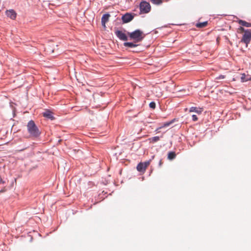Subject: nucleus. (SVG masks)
I'll list each match as a JSON object with an SVG mask.
<instances>
[{"label": "nucleus", "instance_id": "21", "mask_svg": "<svg viewBox=\"0 0 251 251\" xmlns=\"http://www.w3.org/2000/svg\"><path fill=\"white\" fill-rule=\"evenodd\" d=\"M150 107L152 109H154L156 106V104L154 102H151L150 104Z\"/></svg>", "mask_w": 251, "mask_h": 251}, {"label": "nucleus", "instance_id": "10", "mask_svg": "<svg viewBox=\"0 0 251 251\" xmlns=\"http://www.w3.org/2000/svg\"><path fill=\"white\" fill-rule=\"evenodd\" d=\"M43 115L44 117L50 120H53L54 118L53 116V113L49 110L45 111L44 113H43Z\"/></svg>", "mask_w": 251, "mask_h": 251}, {"label": "nucleus", "instance_id": "9", "mask_svg": "<svg viewBox=\"0 0 251 251\" xmlns=\"http://www.w3.org/2000/svg\"><path fill=\"white\" fill-rule=\"evenodd\" d=\"M6 15L7 17H9L12 20L15 19L16 18L17 14L14 10H7L6 11Z\"/></svg>", "mask_w": 251, "mask_h": 251}, {"label": "nucleus", "instance_id": "18", "mask_svg": "<svg viewBox=\"0 0 251 251\" xmlns=\"http://www.w3.org/2000/svg\"><path fill=\"white\" fill-rule=\"evenodd\" d=\"M174 122V120H172L169 122H166L164 124L163 126H160L156 129V131L159 132V129H161V128L163 127H166L169 126L171 124H172Z\"/></svg>", "mask_w": 251, "mask_h": 251}, {"label": "nucleus", "instance_id": "19", "mask_svg": "<svg viewBox=\"0 0 251 251\" xmlns=\"http://www.w3.org/2000/svg\"><path fill=\"white\" fill-rule=\"evenodd\" d=\"M247 30V29H245L243 27L240 26L238 29V32L240 33H243H243L246 32V31Z\"/></svg>", "mask_w": 251, "mask_h": 251}, {"label": "nucleus", "instance_id": "22", "mask_svg": "<svg viewBox=\"0 0 251 251\" xmlns=\"http://www.w3.org/2000/svg\"><path fill=\"white\" fill-rule=\"evenodd\" d=\"M192 117L193 121L194 122L197 121L198 120V118L197 115H193L192 116Z\"/></svg>", "mask_w": 251, "mask_h": 251}, {"label": "nucleus", "instance_id": "2", "mask_svg": "<svg viewBox=\"0 0 251 251\" xmlns=\"http://www.w3.org/2000/svg\"><path fill=\"white\" fill-rule=\"evenodd\" d=\"M127 35L130 39L133 40L135 43L141 42L145 36L143 32L139 29H136L131 32H128Z\"/></svg>", "mask_w": 251, "mask_h": 251}, {"label": "nucleus", "instance_id": "23", "mask_svg": "<svg viewBox=\"0 0 251 251\" xmlns=\"http://www.w3.org/2000/svg\"><path fill=\"white\" fill-rule=\"evenodd\" d=\"M162 160H160L159 163V166H161L162 165Z\"/></svg>", "mask_w": 251, "mask_h": 251}, {"label": "nucleus", "instance_id": "8", "mask_svg": "<svg viewBox=\"0 0 251 251\" xmlns=\"http://www.w3.org/2000/svg\"><path fill=\"white\" fill-rule=\"evenodd\" d=\"M110 15L108 13L104 14L101 18V25L104 27H106L105 24L109 21Z\"/></svg>", "mask_w": 251, "mask_h": 251}, {"label": "nucleus", "instance_id": "5", "mask_svg": "<svg viewBox=\"0 0 251 251\" xmlns=\"http://www.w3.org/2000/svg\"><path fill=\"white\" fill-rule=\"evenodd\" d=\"M151 162V160H149L145 162H140L139 163L136 167L137 171L139 172L144 173L148 168V167L150 165Z\"/></svg>", "mask_w": 251, "mask_h": 251}, {"label": "nucleus", "instance_id": "24", "mask_svg": "<svg viewBox=\"0 0 251 251\" xmlns=\"http://www.w3.org/2000/svg\"><path fill=\"white\" fill-rule=\"evenodd\" d=\"M220 78H224V77L223 76H220Z\"/></svg>", "mask_w": 251, "mask_h": 251}, {"label": "nucleus", "instance_id": "3", "mask_svg": "<svg viewBox=\"0 0 251 251\" xmlns=\"http://www.w3.org/2000/svg\"><path fill=\"white\" fill-rule=\"evenodd\" d=\"M251 41V29H247L246 32L243 34L242 38L241 40V42L244 43L246 44V47H248V44Z\"/></svg>", "mask_w": 251, "mask_h": 251}, {"label": "nucleus", "instance_id": "16", "mask_svg": "<svg viewBox=\"0 0 251 251\" xmlns=\"http://www.w3.org/2000/svg\"><path fill=\"white\" fill-rule=\"evenodd\" d=\"M124 45L125 47H127L129 48H134L137 46V45L131 42H125L124 43Z\"/></svg>", "mask_w": 251, "mask_h": 251}, {"label": "nucleus", "instance_id": "17", "mask_svg": "<svg viewBox=\"0 0 251 251\" xmlns=\"http://www.w3.org/2000/svg\"><path fill=\"white\" fill-rule=\"evenodd\" d=\"M176 154L174 151H171L168 153V158L170 160H172L175 158Z\"/></svg>", "mask_w": 251, "mask_h": 251}, {"label": "nucleus", "instance_id": "20", "mask_svg": "<svg viewBox=\"0 0 251 251\" xmlns=\"http://www.w3.org/2000/svg\"><path fill=\"white\" fill-rule=\"evenodd\" d=\"M152 3L155 4H160L162 2V0H151Z\"/></svg>", "mask_w": 251, "mask_h": 251}, {"label": "nucleus", "instance_id": "13", "mask_svg": "<svg viewBox=\"0 0 251 251\" xmlns=\"http://www.w3.org/2000/svg\"><path fill=\"white\" fill-rule=\"evenodd\" d=\"M250 78L251 77L249 75L243 74L241 75V80L242 82H246L250 80Z\"/></svg>", "mask_w": 251, "mask_h": 251}, {"label": "nucleus", "instance_id": "4", "mask_svg": "<svg viewBox=\"0 0 251 251\" xmlns=\"http://www.w3.org/2000/svg\"><path fill=\"white\" fill-rule=\"evenodd\" d=\"M140 13L145 14L149 12L151 10V5L149 2L142 1L140 4Z\"/></svg>", "mask_w": 251, "mask_h": 251}, {"label": "nucleus", "instance_id": "6", "mask_svg": "<svg viewBox=\"0 0 251 251\" xmlns=\"http://www.w3.org/2000/svg\"><path fill=\"white\" fill-rule=\"evenodd\" d=\"M133 18L134 16L132 14L127 13L122 16V19L123 23H127L130 22Z\"/></svg>", "mask_w": 251, "mask_h": 251}, {"label": "nucleus", "instance_id": "15", "mask_svg": "<svg viewBox=\"0 0 251 251\" xmlns=\"http://www.w3.org/2000/svg\"><path fill=\"white\" fill-rule=\"evenodd\" d=\"M207 24H208L207 22H202V23H197L196 24V26L199 28H203V27L207 26Z\"/></svg>", "mask_w": 251, "mask_h": 251}, {"label": "nucleus", "instance_id": "11", "mask_svg": "<svg viewBox=\"0 0 251 251\" xmlns=\"http://www.w3.org/2000/svg\"><path fill=\"white\" fill-rule=\"evenodd\" d=\"M203 109L201 108H198L196 107H192L189 109L190 112H195L198 114H201L202 111Z\"/></svg>", "mask_w": 251, "mask_h": 251}, {"label": "nucleus", "instance_id": "1", "mask_svg": "<svg viewBox=\"0 0 251 251\" xmlns=\"http://www.w3.org/2000/svg\"><path fill=\"white\" fill-rule=\"evenodd\" d=\"M27 129L28 132L31 137L37 138L41 134V132L33 120L29 121L27 123Z\"/></svg>", "mask_w": 251, "mask_h": 251}, {"label": "nucleus", "instance_id": "14", "mask_svg": "<svg viewBox=\"0 0 251 251\" xmlns=\"http://www.w3.org/2000/svg\"><path fill=\"white\" fill-rule=\"evenodd\" d=\"M159 140L160 138L158 136H155L148 139V141H149V142L151 143L156 142L158 141Z\"/></svg>", "mask_w": 251, "mask_h": 251}, {"label": "nucleus", "instance_id": "7", "mask_svg": "<svg viewBox=\"0 0 251 251\" xmlns=\"http://www.w3.org/2000/svg\"><path fill=\"white\" fill-rule=\"evenodd\" d=\"M116 36L121 40L127 41L128 40L126 35L122 31L117 30L115 32Z\"/></svg>", "mask_w": 251, "mask_h": 251}, {"label": "nucleus", "instance_id": "12", "mask_svg": "<svg viewBox=\"0 0 251 251\" xmlns=\"http://www.w3.org/2000/svg\"><path fill=\"white\" fill-rule=\"evenodd\" d=\"M238 23L242 26H246L247 27H251V23L247 22L246 21L242 20H239Z\"/></svg>", "mask_w": 251, "mask_h": 251}]
</instances>
